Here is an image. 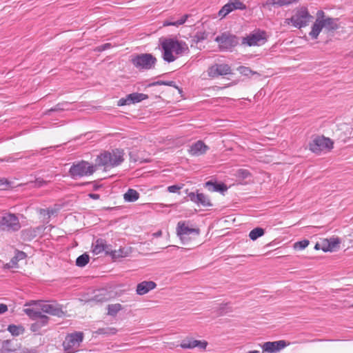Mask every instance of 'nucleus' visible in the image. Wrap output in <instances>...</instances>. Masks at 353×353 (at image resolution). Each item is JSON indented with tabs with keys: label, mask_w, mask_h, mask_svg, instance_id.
<instances>
[{
	"label": "nucleus",
	"mask_w": 353,
	"mask_h": 353,
	"mask_svg": "<svg viewBox=\"0 0 353 353\" xmlns=\"http://www.w3.org/2000/svg\"><path fill=\"white\" fill-rule=\"evenodd\" d=\"M162 57L166 62L171 63L176 60L174 55H181L188 50L187 44L174 39H163L161 41Z\"/></svg>",
	"instance_id": "nucleus-1"
},
{
	"label": "nucleus",
	"mask_w": 353,
	"mask_h": 353,
	"mask_svg": "<svg viewBox=\"0 0 353 353\" xmlns=\"http://www.w3.org/2000/svg\"><path fill=\"white\" fill-rule=\"evenodd\" d=\"M124 152L121 149L101 152L95 159L97 168L103 167L105 170L119 165L124 161Z\"/></svg>",
	"instance_id": "nucleus-2"
},
{
	"label": "nucleus",
	"mask_w": 353,
	"mask_h": 353,
	"mask_svg": "<svg viewBox=\"0 0 353 353\" xmlns=\"http://www.w3.org/2000/svg\"><path fill=\"white\" fill-rule=\"evenodd\" d=\"M130 61L138 70H148L154 68L157 59L152 54L143 53L132 55Z\"/></svg>",
	"instance_id": "nucleus-3"
},
{
	"label": "nucleus",
	"mask_w": 353,
	"mask_h": 353,
	"mask_svg": "<svg viewBox=\"0 0 353 353\" xmlns=\"http://www.w3.org/2000/svg\"><path fill=\"white\" fill-rule=\"evenodd\" d=\"M338 19L327 17L323 21L316 20L312 26L310 35L312 39H317L323 28L327 31H334L339 28Z\"/></svg>",
	"instance_id": "nucleus-4"
},
{
	"label": "nucleus",
	"mask_w": 353,
	"mask_h": 353,
	"mask_svg": "<svg viewBox=\"0 0 353 353\" xmlns=\"http://www.w3.org/2000/svg\"><path fill=\"white\" fill-rule=\"evenodd\" d=\"M96 164L91 165L88 161H81L76 164H73L70 168L69 173L72 178L76 179L77 177L91 175L96 171Z\"/></svg>",
	"instance_id": "nucleus-5"
},
{
	"label": "nucleus",
	"mask_w": 353,
	"mask_h": 353,
	"mask_svg": "<svg viewBox=\"0 0 353 353\" xmlns=\"http://www.w3.org/2000/svg\"><path fill=\"white\" fill-rule=\"evenodd\" d=\"M84 334L82 332H75L68 334L63 342V347L65 353H74L78 351L83 340Z\"/></svg>",
	"instance_id": "nucleus-6"
},
{
	"label": "nucleus",
	"mask_w": 353,
	"mask_h": 353,
	"mask_svg": "<svg viewBox=\"0 0 353 353\" xmlns=\"http://www.w3.org/2000/svg\"><path fill=\"white\" fill-rule=\"evenodd\" d=\"M214 41L218 43L221 51H231L239 43V38L228 32L217 36Z\"/></svg>",
	"instance_id": "nucleus-7"
},
{
	"label": "nucleus",
	"mask_w": 353,
	"mask_h": 353,
	"mask_svg": "<svg viewBox=\"0 0 353 353\" xmlns=\"http://www.w3.org/2000/svg\"><path fill=\"white\" fill-rule=\"evenodd\" d=\"M333 141L323 136L315 137L309 143L310 150L316 154L323 151H330L333 148Z\"/></svg>",
	"instance_id": "nucleus-8"
},
{
	"label": "nucleus",
	"mask_w": 353,
	"mask_h": 353,
	"mask_svg": "<svg viewBox=\"0 0 353 353\" xmlns=\"http://www.w3.org/2000/svg\"><path fill=\"white\" fill-rule=\"evenodd\" d=\"M311 17H312L309 14L307 8H302L301 10L297 11V12L290 19H286L285 23L290 24L291 22L294 27L301 28L307 25Z\"/></svg>",
	"instance_id": "nucleus-9"
},
{
	"label": "nucleus",
	"mask_w": 353,
	"mask_h": 353,
	"mask_svg": "<svg viewBox=\"0 0 353 353\" xmlns=\"http://www.w3.org/2000/svg\"><path fill=\"white\" fill-rule=\"evenodd\" d=\"M0 228L6 231H18L21 228V224L15 214H7L1 217Z\"/></svg>",
	"instance_id": "nucleus-10"
},
{
	"label": "nucleus",
	"mask_w": 353,
	"mask_h": 353,
	"mask_svg": "<svg viewBox=\"0 0 353 353\" xmlns=\"http://www.w3.org/2000/svg\"><path fill=\"white\" fill-rule=\"evenodd\" d=\"M266 41V32L259 30L243 37L242 44L248 46H261L265 43Z\"/></svg>",
	"instance_id": "nucleus-11"
},
{
	"label": "nucleus",
	"mask_w": 353,
	"mask_h": 353,
	"mask_svg": "<svg viewBox=\"0 0 353 353\" xmlns=\"http://www.w3.org/2000/svg\"><path fill=\"white\" fill-rule=\"evenodd\" d=\"M208 76L212 78L231 74V68L228 64L216 63L210 66L208 70Z\"/></svg>",
	"instance_id": "nucleus-12"
},
{
	"label": "nucleus",
	"mask_w": 353,
	"mask_h": 353,
	"mask_svg": "<svg viewBox=\"0 0 353 353\" xmlns=\"http://www.w3.org/2000/svg\"><path fill=\"white\" fill-rule=\"evenodd\" d=\"M39 306L43 312L52 316H61L63 314L61 306L55 302L53 303H45L41 301L39 302Z\"/></svg>",
	"instance_id": "nucleus-13"
},
{
	"label": "nucleus",
	"mask_w": 353,
	"mask_h": 353,
	"mask_svg": "<svg viewBox=\"0 0 353 353\" xmlns=\"http://www.w3.org/2000/svg\"><path fill=\"white\" fill-rule=\"evenodd\" d=\"M177 235L183 240L186 236L190 234L199 235L200 230L199 228H190L185 221H179L176 226Z\"/></svg>",
	"instance_id": "nucleus-14"
},
{
	"label": "nucleus",
	"mask_w": 353,
	"mask_h": 353,
	"mask_svg": "<svg viewBox=\"0 0 353 353\" xmlns=\"http://www.w3.org/2000/svg\"><path fill=\"white\" fill-rule=\"evenodd\" d=\"M208 345L206 341L196 340L192 338H186L183 340L180 344V347L183 349H194L198 347L201 350H205Z\"/></svg>",
	"instance_id": "nucleus-15"
},
{
	"label": "nucleus",
	"mask_w": 353,
	"mask_h": 353,
	"mask_svg": "<svg viewBox=\"0 0 353 353\" xmlns=\"http://www.w3.org/2000/svg\"><path fill=\"white\" fill-rule=\"evenodd\" d=\"M287 346L285 341L281 340L274 342H265L262 345L263 352L276 353Z\"/></svg>",
	"instance_id": "nucleus-16"
},
{
	"label": "nucleus",
	"mask_w": 353,
	"mask_h": 353,
	"mask_svg": "<svg viewBox=\"0 0 353 353\" xmlns=\"http://www.w3.org/2000/svg\"><path fill=\"white\" fill-rule=\"evenodd\" d=\"M188 196L190 201L198 205H202L203 207H210L212 205L208 196L203 193H199L198 192L196 193L190 192Z\"/></svg>",
	"instance_id": "nucleus-17"
},
{
	"label": "nucleus",
	"mask_w": 353,
	"mask_h": 353,
	"mask_svg": "<svg viewBox=\"0 0 353 353\" xmlns=\"http://www.w3.org/2000/svg\"><path fill=\"white\" fill-rule=\"evenodd\" d=\"M208 150L209 147L202 141H197L190 146L188 152L192 156H200L205 154Z\"/></svg>",
	"instance_id": "nucleus-18"
},
{
	"label": "nucleus",
	"mask_w": 353,
	"mask_h": 353,
	"mask_svg": "<svg viewBox=\"0 0 353 353\" xmlns=\"http://www.w3.org/2000/svg\"><path fill=\"white\" fill-rule=\"evenodd\" d=\"M92 252L97 255L103 252H105L106 254L110 253L109 245H107L105 240L103 239H97L92 245Z\"/></svg>",
	"instance_id": "nucleus-19"
},
{
	"label": "nucleus",
	"mask_w": 353,
	"mask_h": 353,
	"mask_svg": "<svg viewBox=\"0 0 353 353\" xmlns=\"http://www.w3.org/2000/svg\"><path fill=\"white\" fill-rule=\"evenodd\" d=\"M156 286L157 284L154 281H143L137 285L136 291L139 295H143L154 289Z\"/></svg>",
	"instance_id": "nucleus-20"
},
{
	"label": "nucleus",
	"mask_w": 353,
	"mask_h": 353,
	"mask_svg": "<svg viewBox=\"0 0 353 353\" xmlns=\"http://www.w3.org/2000/svg\"><path fill=\"white\" fill-rule=\"evenodd\" d=\"M37 319V321L35 323L31 324L30 330L33 332L39 333L41 328L48 325L49 317L43 314Z\"/></svg>",
	"instance_id": "nucleus-21"
},
{
	"label": "nucleus",
	"mask_w": 353,
	"mask_h": 353,
	"mask_svg": "<svg viewBox=\"0 0 353 353\" xmlns=\"http://www.w3.org/2000/svg\"><path fill=\"white\" fill-rule=\"evenodd\" d=\"M205 187L211 192H223L228 190L227 186L224 183H217L215 182H212V181H207L205 183Z\"/></svg>",
	"instance_id": "nucleus-22"
},
{
	"label": "nucleus",
	"mask_w": 353,
	"mask_h": 353,
	"mask_svg": "<svg viewBox=\"0 0 353 353\" xmlns=\"http://www.w3.org/2000/svg\"><path fill=\"white\" fill-rule=\"evenodd\" d=\"M123 198L125 201L134 202L139 199V193L134 189H128L124 194Z\"/></svg>",
	"instance_id": "nucleus-23"
},
{
	"label": "nucleus",
	"mask_w": 353,
	"mask_h": 353,
	"mask_svg": "<svg viewBox=\"0 0 353 353\" xmlns=\"http://www.w3.org/2000/svg\"><path fill=\"white\" fill-rule=\"evenodd\" d=\"M128 98L130 100V103H135L141 102L148 98L147 94L143 93L133 92L128 94Z\"/></svg>",
	"instance_id": "nucleus-24"
},
{
	"label": "nucleus",
	"mask_w": 353,
	"mask_h": 353,
	"mask_svg": "<svg viewBox=\"0 0 353 353\" xmlns=\"http://www.w3.org/2000/svg\"><path fill=\"white\" fill-rule=\"evenodd\" d=\"M26 257L25 252L22 251H17L15 256L11 259L10 263L7 264L9 268H12L17 265V263Z\"/></svg>",
	"instance_id": "nucleus-25"
},
{
	"label": "nucleus",
	"mask_w": 353,
	"mask_h": 353,
	"mask_svg": "<svg viewBox=\"0 0 353 353\" xmlns=\"http://www.w3.org/2000/svg\"><path fill=\"white\" fill-rule=\"evenodd\" d=\"M341 241L339 238H330L327 239V247H326L325 250H329L330 252H332L336 250L337 248H339Z\"/></svg>",
	"instance_id": "nucleus-26"
},
{
	"label": "nucleus",
	"mask_w": 353,
	"mask_h": 353,
	"mask_svg": "<svg viewBox=\"0 0 353 353\" xmlns=\"http://www.w3.org/2000/svg\"><path fill=\"white\" fill-rule=\"evenodd\" d=\"M162 85L173 87L176 89H177L180 93L182 92V90L181 88H179L176 85V83L173 81H157L150 83V86Z\"/></svg>",
	"instance_id": "nucleus-27"
},
{
	"label": "nucleus",
	"mask_w": 353,
	"mask_h": 353,
	"mask_svg": "<svg viewBox=\"0 0 353 353\" xmlns=\"http://www.w3.org/2000/svg\"><path fill=\"white\" fill-rule=\"evenodd\" d=\"M162 85L173 87L176 89H177L180 93L182 92V90L181 88H179L176 85V83L173 81H157L150 83V86Z\"/></svg>",
	"instance_id": "nucleus-28"
},
{
	"label": "nucleus",
	"mask_w": 353,
	"mask_h": 353,
	"mask_svg": "<svg viewBox=\"0 0 353 353\" xmlns=\"http://www.w3.org/2000/svg\"><path fill=\"white\" fill-rule=\"evenodd\" d=\"M90 261V256L87 253H84L76 259V265L80 268L85 266Z\"/></svg>",
	"instance_id": "nucleus-29"
},
{
	"label": "nucleus",
	"mask_w": 353,
	"mask_h": 353,
	"mask_svg": "<svg viewBox=\"0 0 353 353\" xmlns=\"http://www.w3.org/2000/svg\"><path fill=\"white\" fill-rule=\"evenodd\" d=\"M26 314H27L30 319L34 320L39 319L43 314L39 310H37L34 308H26L23 310Z\"/></svg>",
	"instance_id": "nucleus-30"
},
{
	"label": "nucleus",
	"mask_w": 353,
	"mask_h": 353,
	"mask_svg": "<svg viewBox=\"0 0 353 353\" xmlns=\"http://www.w3.org/2000/svg\"><path fill=\"white\" fill-rule=\"evenodd\" d=\"M188 17V15L185 14L183 17H181L179 20L175 21H171L170 20H166L163 22V26H178L182 25L185 22Z\"/></svg>",
	"instance_id": "nucleus-31"
},
{
	"label": "nucleus",
	"mask_w": 353,
	"mask_h": 353,
	"mask_svg": "<svg viewBox=\"0 0 353 353\" xmlns=\"http://www.w3.org/2000/svg\"><path fill=\"white\" fill-rule=\"evenodd\" d=\"M69 103L68 102H63L57 104L54 107L47 110L46 114H50L51 112L63 111L68 109Z\"/></svg>",
	"instance_id": "nucleus-32"
},
{
	"label": "nucleus",
	"mask_w": 353,
	"mask_h": 353,
	"mask_svg": "<svg viewBox=\"0 0 353 353\" xmlns=\"http://www.w3.org/2000/svg\"><path fill=\"white\" fill-rule=\"evenodd\" d=\"M264 234V230L261 228H256L250 232L249 237L254 241Z\"/></svg>",
	"instance_id": "nucleus-33"
},
{
	"label": "nucleus",
	"mask_w": 353,
	"mask_h": 353,
	"mask_svg": "<svg viewBox=\"0 0 353 353\" xmlns=\"http://www.w3.org/2000/svg\"><path fill=\"white\" fill-rule=\"evenodd\" d=\"M122 310V305L119 303L110 304L108 305V314L110 316H115Z\"/></svg>",
	"instance_id": "nucleus-34"
},
{
	"label": "nucleus",
	"mask_w": 353,
	"mask_h": 353,
	"mask_svg": "<svg viewBox=\"0 0 353 353\" xmlns=\"http://www.w3.org/2000/svg\"><path fill=\"white\" fill-rule=\"evenodd\" d=\"M8 330L12 334V335L19 336L21 334H23L24 329L22 326H17L15 325H10L8 327Z\"/></svg>",
	"instance_id": "nucleus-35"
},
{
	"label": "nucleus",
	"mask_w": 353,
	"mask_h": 353,
	"mask_svg": "<svg viewBox=\"0 0 353 353\" xmlns=\"http://www.w3.org/2000/svg\"><path fill=\"white\" fill-rule=\"evenodd\" d=\"M117 332V330L114 327H102L99 328L96 332L98 334H103V335H112L115 334Z\"/></svg>",
	"instance_id": "nucleus-36"
},
{
	"label": "nucleus",
	"mask_w": 353,
	"mask_h": 353,
	"mask_svg": "<svg viewBox=\"0 0 353 353\" xmlns=\"http://www.w3.org/2000/svg\"><path fill=\"white\" fill-rule=\"evenodd\" d=\"M31 188H41L48 184V181L43 180L42 178H37L34 181H30L28 183Z\"/></svg>",
	"instance_id": "nucleus-37"
},
{
	"label": "nucleus",
	"mask_w": 353,
	"mask_h": 353,
	"mask_svg": "<svg viewBox=\"0 0 353 353\" xmlns=\"http://www.w3.org/2000/svg\"><path fill=\"white\" fill-rule=\"evenodd\" d=\"M208 37V33L205 31H198L193 37V41L196 43L201 42Z\"/></svg>",
	"instance_id": "nucleus-38"
},
{
	"label": "nucleus",
	"mask_w": 353,
	"mask_h": 353,
	"mask_svg": "<svg viewBox=\"0 0 353 353\" xmlns=\"http://www.w3.org/2000/svg\"><path fill=\"white\" fill-rule=\"evenodd\" d=\"M310 241L307 239H304L300 241H297L293 245L294 250H302L305 249L309 245Z\"/></svg>",
	"instance_id": "nucleus-39"
},
{
	"label": "nucleus",
	"mask_w": 353,
	"mask_h": 353,
	"mask_svg": "<svg viewBox=\"0 0 353 353\" xmlns=\"http://www.w3.org/2000/svg\"><path fill=\"white\" fill-rule=\"evenodd\" d=\"M237 70L239 71V72L241 74L247 76V77L254 74H256V72L252 71L250 68L245 67V66H239L237 68Z\"/></svg>",
	"instance_id": "nucleus-40"
},
{
	"label": "nucleus",
	"mask_w": 353,
	"mask_h": 353,
	"mask_svg": "<svg viewBox=\"0 0 353 353\" xmlns=\"http://www.w3.org/2000/svg\"><path fill=\"white\" fill-rule=\"evenodd\" d=\"M230 2L234 10H244L246 8L245 5L239 0H232Z\"/></svg>",
	"instance_id": "nucleus-41"
},
{
	"label": "nucleus",
	"mask_w": 353,
	"mask_h": 353,
	"mask_svg": "<svg viewBox=\"0 0 353 353\" xmlns=\"http://www.w3.org/2000/svg\"><path fill=\"white\" fill-rule=\"evenodd\" d=\"M237 176L239 178H241L243 179H247L248 176H250V173L248 170L245 169H239L237 171L236 174Z\"/></svg>",
	"instance_id": "nucleus-42"
},
{
	"label": "nucleus",
	"mask_w": 353,
	"mask_h": 353,
	"mask_svg": "<svg viewBox=\"0 0 353 353\" xmlns=\"http://www.w3.org/2000/svg\"><path fill=\"white\" fill-rule=\"evenodd\" d=\"M299 0H277V6L282 7L284 6H288L292 3L297 2Z\"/></svg>",
	"instance_id": "nucleus-43"
},
{
	"label": "nucleus",
	"mask_w": 353,
	"mask_h": 353,
	"mask_svg": "<svg viewBox=\"0 0 353 353\" xmlns=\"http://www.w3.org/2000/svg\"><path fill=\"white\" fill-rule=\"evenodd\" d=\"M130 100L128 98V95L126 96L125 98H121L118 101L117 105L119 106H123L125 105H130Z\"/></svg>",
	"instance_id": "nucleus-44"
},
{
	"label": "nucleus",
	"mask_w": 353,
	"mask_h": 353,
	"mask_svg": "<svg viewBox=\"0 0 353 353\" xmlns=\"http://www.w3.org/2000/svg\"><path fill=\"white\" fill-rule=\"evenodd\" d=\"M112 44L110 43H106L103 45H101L97 47L96 50L98 52H102L106 50H108L112 48Z\"/></svg>",
	"instance_id": "nucleus-45"
},
{
	"label": "nucleus",
	"mask_w": 353,
	"mask_h": 353,
	"mask_svg": "<svg viewBox=\"0 0 353 353\" xmlns=\"http://www.w3.org/2000/svg\"><path fill=\"white\" fill-rule=\"evenodd\" d=\"M182 188V186L179 185H173L168 187V191L170 193H176Z\"/></svg>",
	"instance_id": "nucleus-46"
},
{
	"label": "nucleus",
	"mask_w": 353,
	"mask_h": 353,
	"mask_svg": "<svg viewBox=\"0 0 353 353\" xmlns=\"http://www.w3.org/2000/svg\"><path fill=\"white\" fill-rule=\"evenodd\" d=\"M113 258L117 257H123L126 256V254L123 253L122 249H119L118 251L114 250V252H111Z\"/></svg>",
	"instance_id": "nucleus-47"
},
{
	"label": "nucleus",
	"mask_w": 353,
	"mask_h": 353,
	"mask_svg": "<svg viewBox=\"0 0 353 353\" xmlns=\"http://www.w3.org/2000/svg\"><path fill=\"white\" fill-rule=\"evenodd\" d=\"M327 17H325V12L323 10H319L316 12V19L319 21H323Z\"/></svg>",
	"instance_id": "nucleus-48"
},
{
	"label": "nucleus",
	"mask_w": 353,
	"mask_h": 353,
	"mask_svg": "<svg viewBox=\"0 0 353 353\" xmlns=\"http://www.w3.org/2000/svg\"><path fill=\"white\" fill-rule=\"evenodd\" d=\"M10 342L9 341H5L3 344V350L5 353H8L10 352L13 351L11 348L8 347L9 344Z\"/></svg>",
	"instance_id": "nucleus-49"
},
{
	"label": "nucleus",
	"mask_w": 353,
	"mask_h": 353,
	"mask_svg": "<svg viewBox=\"0 0 353 353\" xmlns=\"http://www.w3.org/2000/svg\"><path fill=\"white\" fill-rule=\"evenodd\" d=\"M320 243H322V250L325 252H330L329 250H325L326 247H327V239H324L320 241Z\"/></svg>",
	"instance_id": "nucleus-50"
},
{
	"label": "nucleus",
	"mask_w": 353,
	"mask_h": 353,
	"mask_svg": "<svg viewBox=\"0 0 353 353\" xmlns=\"http://www.w3.org/2000/svg\"><path fill=\"white\" fill-rule=\"evenodd\" d=\"M8 310L7 305L0 303V314L5 313Z\"/></svg>",
	"instance_id": "nucleus-51"
},
{
	"label": "nucleus",
	"mask_w": 353,
	"mask_h": 353,
	"mask_svg": "<svg viewBox=\"0 0 353 353\" xmlns=\"http://www.w3.org/2000/svg\"><path fill=\"white\" fill-rule=\"evenodd\" d=\"M17 157H8V159H6L7 161H9V162H14L17 159H22L23 157V156H20L19 157V154H17Z\"/></svg>",
	"instance_id": "nucleus-52"
},
{
	"label": "nucleus",
	"mask_w": 353,
	"mask_h": 353,
	"mask_svg": "<svg viewBox=\"0 0 353 353\" xmlns=\"http://www.w3.org/2000/svg\"><path fill=\"white\" fill-rule=\"evenodd\" d=\"M230 12H228V10H225V6H223L219 12V15L221 17H225Z\"/></svg>",
	"instance_id": "nucleus-53"
},
{
	"label": "nucleus",
	"mask_w": 353,
	"mask_h": 353,
	"mask_svg": "<svg viewBox=\"0 0 353 353\" xmlns=\"http://www.w3.org/2000/svg\"><path fill=\"white\" fill-rule=\"evenodd\" d=\"M58 147V145L57 146H50V147H48V148H42L41 150V151L39 152L40 154L41 155H44L46 153L44 152L45 150H52V149H54L55 148Z\"/></svg>",
	"instance_id": "nucleus-54"
},
{
	"label": "nucleus",
	"mask_w": 353,
	"mask_h": 353,
	"mask_svg": "<svg viewBox=\"0 0 353 353\" xmlns=\"http://www.w3.org/2000/svg\"><path fill=\"white\" fill-rule=\"evenodd\" d=\"M224 6H225V10H228V12H231L232 11L234 10V9L232 8V6L231 5V2L230 1H229Z\"/></svg>",
	"instance_id": "nucleus-55"
},
{
	"label": "nucleus",
	"mask_w": 353,
	"mask_h": 353,
	"mask_svg": "<svg viewBox=\"0 0 353 353\" xmlns=\"http://www.w3.org/2000/svg\"><path fill=\"white\" fill-rule=\"evenodd\" d=\"M277 0H267L266 5L268 6H277Z\"/></svg>",
	"instance_id": "nucleus-56"
},
{
	"label": "nucleus",
	"mask_w": 353,
	"mask_h": 353,
	"mask_svg": "<svg viewBox=\"0 0 353 353\" xmlns=\"http://www.w3.org/2000/svg\"><path fill=\"white\" fill-rule=\"evenodd\" d=\"M88 196L90 198L94 199V200L99 199L100 198V195L98 194L90 193V194H89Z\"/></svg>",
	"instance_id": "nucleus-57"
},
{
	"label": "nucleus",
	"mask_w": 353,
	"mask_h": 353,
	"mask_svg": "<svg viewBox=\"0 0 353 353\" xmlns=\"http://www.w3.org/2000/svg\"><path fill=\"white\" fill-rule=\"evenodd\" d=\"M314 249L316 250H322V243H320V242L316 243Z\"/></svg>",
	"instance_id": "nucleus-58"
},
{
	"label": "nucleus",
	"mask_w": 353,
	"mask_h": 353,
	"mask_svg": "<svg viewBox=\"0 0 353 353\" xmlns=\"http://www.w3.org/2000/svg\"><path fill=\"white\" fill-rule=\"evenodd\" d=\"M154 235L155 236H161V231H159V232H157L154 233Z\"/></svg>",
	"instance_id": "nucleus-59"
},
{
	"label": "nucleus",
	"mask_w": 353,
	"mask_h": 353,
	"mask_svg": "<svg viewBox=\"0 0 353 353\" xmlns=\"http://www.w3.org/2000/svg\"><path fill=\"white\" fill-rule=\"evenodd\" d=\"M351 57H353V52L350 53Z\"/></svg>",
	"instance_id": "nucleus-60"
},
{
	"label": "nucleus",
	"mask_w": 353,
	"mask_h": 353,
	"mask_svg": "<svg viewBox=\"0 0 353 353\" xmlns=\"http://www.w3.org/2000/svg\"><path fill=\"white\" fill-rule=\"evenodd\" d=\"M32 305V303H28V305ZM26 305H28V304H26Z\"/></svg>",
	"instance_id": "nucleus-61"
}]
</instances>
